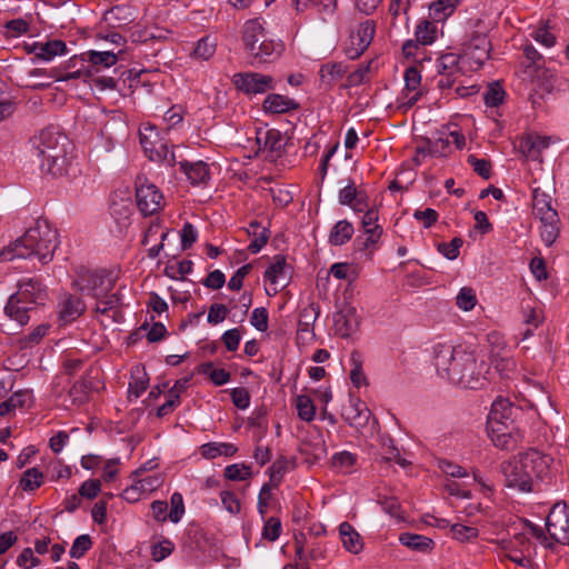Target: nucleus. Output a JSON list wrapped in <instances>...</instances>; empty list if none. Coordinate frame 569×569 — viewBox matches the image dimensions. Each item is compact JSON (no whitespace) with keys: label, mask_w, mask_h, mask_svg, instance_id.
Listing matches in <instances>:
<instances>
[{"label":"nucleus","mask_w":569,"mask_h":569,"mask_svg":"<svg viewBox=\"0 0 569 569\" xmlns=\"http://www.w3.org/2000/svg\"><path fill=\"white\" fill-rule=\"evenodd\" d=\"M433 359L438 375L448 381L467 389L483 386L485 362L478 363L476 350L470 346H453L438 342L433 346Z\"/></svg>","instance_id":"nucleus-1"},{"label":"nucleus","mask_w":569,"mask_h":569,"mask_svg":"<svg viewBox=\"0 0 569 569\" xmlns=\"http://www.w3.org/2000/svg\"><path fill=\"white\" fill-rule=\"evenodd\" d=\"M59 234L47 220L38 219L20 238L0 251V261L37 258L47 264L59 247Z\"/></svg>","instance_id":"nucleus-2"},{"label":"nucleus","mask_w":569,"mask_h":569,"mask_svg":"<svg viewBox=\"0 0 569 569\" xmlns=\"http://www.w3.org/2000/svg\"><path fill=\"white\" fill-rule=\"evenodd\" d=\"M47 298V287L39 278H22L18 281V290L9 297L4 313L22 327L29 322L31 312L44 305Z\"/></svg>","instance_id":"nucleus-3"},{"label":"nucleus","mask_w":569,"mask_h":569,"mask_svg":"<svg viewBox=\"0 0 569 569\" xmlns=\"http://www.w3.org/2000/svg\"><path fill=\"white\" fill-rule=\"evenodd\" d=\"M42 171L61 176L66 172L69 139L53 128H47L31 140Z\"/></svg>","instance_id":"nucleus-4"},{"label":"nucleus","mask_w":569,"mask_h":569,"mask_svg":"<svg viewBox=\"0 0 569 569\" xmlns=\"http://www.w3.org/2000/svg\"><path fill=\"white\" fill-rule=\"evenodd\" d=\"M525 59L520 62L517 71L519 80V90L526 93L535 82H539L540 88L550 91L552 86V70L542 66L543 58L532 44L523 47Z\"/></svg>","instance_id":"nucleus-5"},{"label":"nucleus","mask_w":569,"mask_h":569,"mask_svg":"<svg viewBox=\"0 0 569 569\" xmlns=\"http://www.w3.org/2000/svg\"><path fill=\"white\" fill-rule=\"evenodd\" d=\"M113 278L103 270L81 269L74 280V287L93 299H101L113 289Z\"/></svg>","instance_id":"nucleus-6"},{"label":"nucleus","mask_w":569,"mask_h":569,"mask_svg":"<svg viewBox=\"0 0 569 569\" xmlns=\"http://www.w3.org/2000/svg\"><path fill=\"white\" fill-rule=\"evenodd\" d=\"M500 472L503 476L505 485L520 492H531V478L526 473V465L522 455L519 453L500 465Z\"/></svg>","instance_id":"nucleus-7"},{"label":"nucleus","mask_w":569,"mask_h":569,"mask_svg":"<svg viewBox=\"0 0 569 569\" xmlns=\"http://www.w3.org/2000/svg\"><path fill=\"white\" fill-rule=\"evenodd\" d=\"M136 199L139 210L146 217L154 214L162 208L161 191L142 177H138L136 181Z\"/></svg>","instance_id":"nucleus-8"},{"label":"nucleus","mask_w":569,"mask_h":569,"mask_svg":"<svg viewBox=\"0 0 569 569\" xmlns=\"http://www.w3.org/2000/svg\"><path fill=\"white\" fill-rule=\"evenodd\" d=\"M546 530L555 542H568L569 516L566 502L559 501L553 505L546 520Z\"/></svg>","instance_id":"nucleus-9"},{"label":"nucleus","mask_w":569,"mask_h":569,"mask_svg":"<svg viewBox=\"0 0 569 569\" xmlns=\"http://www.w3.org/2000/svg\"><path fill=\"white\" fill-rule=\"evenodd\" d=\"M232 82L246 94H261L276 88V81L271 76L259 72L236 73Z\"/></svg>","instance_id":"nucleus-10"},{"label":"nucleus","mask_w":569,"mask_h":569,"mask_svg":"<svg viewBox=\"0 0 569 569\" xmlns=\"http://www.w3.org/2000/svg\"><path fill=\"white\" fill-rule=\"evenodd\" d=\"M376 32V23L373 20L361 22L349 37V42L345 48L346 56L355 60L359 58L371 43Z\"/></svg>","instance_id":"nucleus-11"},{"label":"nucleus","mask_w":569,"mask_h":569,"mask_svg":"<svg viewBox=\"0 0 569 569\" xmlns=\"http://www.w3.org/2000/svg\"><path fill=\"white\" fill-rule=\"evenodd\" d=\"M521 455L523 465H526V473L531 478V488L533 489L535 481H543L549 478L553 459L536 449H530Z\"/></svg>","instance_id":"nucleus-12"},{"label":"nucleus","mask_w":569,"mask_h":569,"mask_svg":"<svg viewBox=\"0 0 569 569\" xmlns=\"http://www.w3.org/2000/svg\"><path fill=\"white\" fill-rule=\"evenodd\" d=\"M489 436L493 445L502 450H513L523 438V433L513 421L489 425Z\"/></svg>","instance_id":"nucleus-13"},{"label":"nucleus","mask_w":569,"mask_h":569,"mask_svg":"<svg viewBox=\"0 0 569 569\" xmlns=\"http://www.w3.org/2000/svg\"><path fill=\"white\" fill-rule=\"evenodd\" d=\"M530 548L531 542L523 533L515 535L511 540L501 541V549L505 557L520 567L530 565L531 560L528 557Z\"/></svg>","instance_id":"nucleus-14"},{"label":"nucleus","mask_w":569,"mask_h":569,"mask_svg":"<svg viewBox=\"0 0 569 569\" xmlns=\"http://www.w3.org/2000/svg\"><path fill=\"white\" fill-rule=\"evenodd\" d=\"M319 313V307L315 303H310L301 309L296 336L298 345L307 346L315 341L316 335L313 326Z\"/></svg>","instance_id":"nucleus-15"},{"label":"nucleus","mask_w":569,"mask_h":569,"mask_svg":"<svg viewBox=\"0 0 569 569\" xmlns=\"http://www.w3.org/2000/svg\"><path fill=\"white\" fill-rule=\"evenodd\" d=\"M257 144L266 159L276 160L283 149L282 136L276 129L259 130L257 132Z\"/></svg>","instance_id":"nucleus-16"},{"label":"nucleus","mask_w":569,"mask_h":569,"mask_svg":"<svg viewBox=\"0 0 569 569\" xmlns=\"http://www.w3.org/2000/svg\"><path fill=\"white\" fill-rule=\"evenodd\" d=\"M403 78L406 92H403V100L400 107L407 111L422 97V91L420 90L421 74L418 68L409 67L406 69Z\"/></svg>","instance_id":"nucleus-17"},{"label":"nucleus","mask_w":569,"mask_h":569,"mask_svg":"<svg viewBox=\"0 0 569 569\" xmlns=\"http://www.w3.org/2000/svg\"><path fill=\"white\" fill-rule=\"evenodd\" d=\"M371 411L359 398H350L349 405L343 408L342 418L356 429L365 428L370 419Z\"/></svg>","instance_id":"nucleus-18"},{"label":"nucleus","mask_w":569,"mask_h":569,"mask_svg":"<svg viewBox=\"0 0 569 569\" xmlns=\"http://www.w3.org/2000/svg\"><path fill=\"white\" fill-rule=\"evenodd\" d=\"M140 143L144 153L151 161L160 159V153L163 151L167 142L162 141L156 127L147 124L140 131Z\"/></svg>","instance_id":"nucleus-19"},{"label":"nucleus","mask_w":569,"mask_h":569,"mask_svg":"<svg viewBox=\"0 0 569 569\" xmlns=\"http://www.w3.org/2000/svg\"><path fill=\"white\" fill-rule=\"evenodd\" d=\"M283 51V43L267 37L250 51L251 64L268 63L278 59Z\"/></svg>","instance_id":"nucleus-20"},{"label":"nucleus","mask_w":569,"mask_h":569,"mask_svg":"<svg viewBox=\"0 0 569 569\" xmlns=\"http://www.w3.org/2000/svg\"><path fill=\"white\" fill-rule=\"evenodd\" d=\"M339 203L349 206L356 212H362L368 208V197L365 190L358 189L352 180L339 190Z\"/></svg>","instance_id":"nucleus-21"},{"label":"nucleus","mask_w":569,"mask_h":569,"mask_svg":"<svg viewBox=\"0 0 569 569\" xmlns=\"http://www.w3.org/2000/svg\"><path fill=\"white\" fill-rule=\"evenodd\" d=\"M552 89L550 91H546L540 88L539 82H535V84L525 93L528 99L531 101L533 108H539L542 103L545 96L552 94L556 92L566 91L569 89V79L566 77H559L552 70V81H550Z\"/></svg>","instance_id":"nucleus-22"},{"label":"nucleus","mask_w":569,"mask_h":569,"mask_svg":"<svg viewBox=\"0 0 569 569\" xmlns=\"http://www.w3.org/2000/svg\"><path fill=\"white\" fill-rule=\"evenodd\" d=\"M179 169L192 186H206L210 180L209 166L202 160H181L179 161Z\"/></svg>","instance_id":"nucleus-23"},{"label":"nucleus","mask_w":569,"mask_h":569,"mask_svg":"<svg viewBox=\"0 0 569 569\" xmlns=\"http://www.w3.org/2000/svg\"><path fill=\"white\" fill-rule=\"evenodd\" d=\"M550 144V138L537 133H528L520 138L518 143L519 151L531 160H539L542 150Z\"/></svg>","instance_id":"nucleus-24"},{"label":"nucleus","mask_w":569,"mask_h":569,"mask_svg":"<svg viewBox=\"0 0 569 569\" xmlns=\"http://www.w3.org/2000/svg\"><path fill=\"white\" fill-rule=\"evenodd\" d=\"M363 212L361 224L367 237L361 249L367 250L378 243L382 234V228L377 223L379 218L377 209L367 208Z\"/></svg>","instance_id":"nucleus-25"},{"label":"nucleus","mask_w":569,"mask_h":569,"mask_svg":"<svg viewBox=\"0 0 569 569\" xmlns=\"http://www.w3.org/2000/svg\"><path fill=\"white\" fill-rule=\"evenodd\" d=\"M59 319L64 325L78 319L86 310V306L80 298L64 293L59 301Z\"/></svg>","instance_id":"nucleus-26"},{"label":"nucleus","mask_w":569,"mask_h":569,"mask_svg":"<svg viewBox=\"0 0 569 569\" xmlns=\"http://www.w3.org/2000/svg\"><path fill=\"white\" fill-rule=\"evenodd\" d=\"M490 41L483 34L473 37L466 46V56L478 67L482 66L489 58Z\"/></svg>","instance_id":"nucleus-27"},{"label":"nucleus","mask_w":569,"mask_h":569,"mask_svg":"<svg viewBox=\"0 0 569 569\" xmlns=\"http://www.w3.org/2000/svg\"><path fill=\"white\" fill-rule=\"evenodd\" d=\"M297 12H305L316 8L322 20L332 18L337 11V0H291Z\"/></svg>","instance_id":"nucleus-28"},{"label":"nucleus","mask_w":569,"mask_h":569,"mask_svg":"<svg viewBox=\"0 0 569 569\" xmlns=\"http://www.w3.org/2000/svg\"><path fill=\"white\" fill-rule=\"evenodd\" d=\"M299 104L291 98L278 93H269L262 103L266 113H286L297 110Z\"/></svg>","instance_id":"nucleus-29"},{"label":"nucleus","mask_w":569,"mask_h":569,"mask_svg":"<svg viewBox=\"0 0 569 569\" xmlns=\"http://www.w3.org/2000/svg\"><path fill=\"white\" fill-rule=\"evenodd\" d=\"M532 209L537 218L547 219L549 217L558 216L557 210L552 207V198L547 192L535 188L532 192Z\"/></svg>","instance_id":"nucleus-30"},{"label":"nucleus","mask_w":569,"mask_h":569,"mask_svg":"<svg viewBox=\"0 0 569 569\" xmlns=\"http://www.w3.org/2000/svg\"><path fill=\"white\" fill-rule=\"evenodd\" d=\"M286 268V258L281 254L274 256L273 262L264 271V279L269 281L271 284L276 286V288L278 286L283 288L289 279Z\"/></svg>","instance_id":"nucleus-31"},{"label":"nucleus","mask_w":569,"mask_h":569,"mask_svg":"<svg viewBox=\"0 0 569 569\" xmlns=\"http://www.w3.org/2000/svg\"><path fill=\"white\" fill-rule=\"evenodd\" d=\"M266 37L263 23L259 18L250 19L243 24L242 40L248 52L253 51V48L258 44V38L264 39Z\"/></svg>","instance_id":"nucleus-32"},{"label":"nucleus","mask_w":569,"mask_h":569,"mask_svg":"<svg viewBox=\"0 0 569 569\" xmlns=\"http://www.w3.org/2000/svg\"><path fill=\"white\" fill-rule=\"evenodd\" d=\"M33 400L32 391H16L6 401L0 402V416H6L16 409L29 408L33 403Z\"/></svg>","instance_id":"nucleus-33"},{"label":"nucleus","mask_w":569,"mask_h":569,"mask_svg":"<svg viewBox=\"0 0 569 569\" xmlns=\"http://www.w3.org/2000/svg\"><path fill=\"white\" fill-rule=\"evenodd\" d=\"M515 407L508 399L498 398L491 405V410L488 416V423H506L512 421Z\"/></svg>","instance_id":"nucleus-34"},{"label":"nucleus","mask_w":569,"mask_h":569,"mask_svg":"<svg viewBox=\"0 0 569 569\" xmlns=\"http://www.w3.org/2000/svg\"><path fill=\"white\" fill-rule=\"evenodd\" d=\"M247 232L248 236L252 238V241L248 246V250L251 253H258L269 240V229L267 227H262L257 220H253L249 223Z\"/></svg>","instance_id":"nucleus-35"},{"label":"nucleus","mask_w":569,"mask_h":569,"mask_svg":"<svg viewBox=\"0 0 569 569\" xmlns=\"http://www.w3.org/2000/svg\"><path fill=\"white\" fill-rule=\"evenodd\" d=\"M459 0H435L429 4V17L433 22L446 21L456 10Z\"/></svg>","instance_id":"nucleus-36"},{"label":"nucleus","mask_w":569,"mask_h":569,"mask_svg":"<svg viewBox=\"0 0 569 569\" xmlns=\"http://www.w3.org/2000/svg\"><path fill=\"white\" fill-rule=\"evenodd\" d=\"M339 535L342 546L352 553H358L362 549L360 535L349 522H342L339 526Z\"/></svg>","instance_id":"nucleus-37"},{"label":"nucleus","mask_w":569,"mask_h":569,"mask_svg":"<svg viewBox=\"0 0 569 569\" xmlns=\"http://www.w3.org/2000/svg\"><path fill=\"white\" fill-rule=\"evenodd\" d=\"M237 450V447L229 442H207L200 447V453L206 459H216L221 456L232 457Z\"/></svg>","instance_id":"nucleus-38"},{"label":"nucleus","mask_w":569,"mask_h":569,"mask_svg":"<svg viewBox=\"0 0 569 569\" xmlns=\"http://www.w3.org/2000/svg\"><path fill=\"white\" fill-rule=\"evenodd\" d=\"M541 226L540 237L547 247H551L559 237L560 233V219L559 216L549 217L548 220L540 219Z\"/></svg>","instance_id":"nucleus-39"},{"label":"nucleus","mask_w":569,"mask_h":569,"mask_svg":"<svg viewBox=\"0 0 569 569\" xmlns=\"http://www.w3.org/2000/svg\"><path fill=\"white\" fill-rule=\"evenodd\" d=\"M355 229L348 220L338 221L330 231L329 243L331 246H342L353 236Z\"/></svg>","instance_id":"nucleus-40"},{"label":"nucleus","mask_w":569,"mask_h":569,"mask_svg":"<svg viewBox=\"0 0 569 569\" xmlns=\"http://www.w3.org/2000/svg\"><path fill=\"white\" fill-rule=\"evenodd\" d=\"M346 73V68L341 62H328L321 66L319 76L321 83L331 88L336 81Z\"/></svg>","instance_id":"nucleus-41"},{"label":"nucleus","mask_w":569,"mask_h":569,"mask_svg":"<svg viewBox=\"0 0 569 569\" xmlns=\"http://www.w3.org/2000/svg\"><path fill=\"white\" fill-rule=\"evenodd\" d=\"M92 381L88 377H83L71 387L69 397L72 405H83L89 400L90 392L92 391Z\"/></svg>","instance_id":"nucleus-42"},{"label":"nucleus","mask_w":569,"mask_h":569,"mask_svg":"<svg viewBox=\"0 0 569 569\" xmlns=\"http://www.w3.org/2000/svg\"><path fill=\"white\" fill-rule=\"evenodd\" d=\"M399 541L402 546L422 552L431 550L433 546V541L430 538L411 532L401 533Z\"/></svg>","instance_id":"nucleus-43"},{"label":"nucleus","mask_w":569,"mask_h":569,"mask_svg":"<svg viewBox=\"0 0 569 569\" xmlns=\"http://www.w3.org/2000/svg\"><path fill=\"white\" fill-rule=\"evenodd\" d=\"M67 52V46L62 40H49L40 46L37 51V59L42 61H51L57 56H63Z\"/></svg>","instance_id":"nucleus-44"},{"label":"nucleus","mask_w":569,"mask_h":569,"mask_svg":"<svg viewBox=\"0 0 569 569\" xmlns=\"http://www.w3.org/2000/svg\"><path fill=\"white\" fill-rule=\"evenodd\" d=\"M357 320L351 311L339 312L335 316V329L341 337H349L356 330Z\"/></svg>","instance_id":"nucleus-45"},{"label":"nucleus","mask_w":569,"mask_h":569,"mask_svg":"<svg viewBox=\"0 0 569 569\" xmlns=\"http://www.w3.org/2000/svg\"><path fill=\"white\" fill-rule=\"evenodd\" d=\"M43 483V473L36 467L27 469L21 478L19 486L23 491H34Z\"/></svg>","instance_id":"nucleus-46"},{"label":"nucleus","mask_w":569,"mask_h":569,"mask_svg":"<svg viewBox=\"0 0 569 569\" xmlns=\"http://www.w3.org/2000/svg\"><path fill=\"white\" fill-rule=\"evenodd\" d=\"M459 61L460 58L456 53L442 54L436 62L438 74L449 73L452 77L453 73H461Z\"/></svg>","instance_id":"nucleus-47"},{"label":"nucleus","mask_w":569,"mask_h":569,"mask_svg":"<svg viewBox=\"0 0 569 569\" xmlns=\"http://www.w3.org/2000/svg\"><path fill=\"white\" fill-rule=\"evenodd\" d=\"M350 380L356 388L367 385V377L362 370V360L358 351H353L350 356Z\"/></svg>","instance_id":"nucleus-48"},{"label":"nucleus","mask_w":569,"mask_h":569,"mask_svg":"<svg viewBox=\"0 0 569 569\" xmlns=\"http://www.w3.org/2000/svg\"><path fill=\"white\" fill-rule=\"evenodd\" d=\"M437 28L428 20L421 21L416 28V40L423 44H431L436 40Z\"/></svg>","instance_id":"nucleus-49"},{"label":"nucleus","mask_w":569,"mask_h":569,"mask_svg":"<svg viewBox=\"0 0 569 569\" xmlns=\"http://www.w3.org/2000/svg\"><path fill=\"white\" fill-rule=\"evenodd\" d=\"M217 43L214 39L206 36L198 40L196 48L193 49V57L201 60H209L216 52Z\"/></svg>","instance_id":"nucleus-50"},{"label":"nucleus","mask_w":569,"mask_h":569,"mask_svg":"<svg viewBox=\"0 0 569 569\" xmlns=\"http://www.w3.org/2000/svg\"><path fill=\"white\" fill-rule=\"evenodd\" d=\"M357 461V456L349 451L337 452L332 456V467L343 473L351 472L353 465Z\"/></svg>","instance_id":"nucleus-51"},{"label":"nucleus","mask_w":569,"mask_h":569,"mask_svg":"<svg viewBox=\"0 0 569 569\" xmlns=\"http://www.w3.org/2000/svg\"><path fill=\"white\" fill-rule=\"evenodd\" d=\"M298 416L301 420L311 421L316 416V408L311 399L307 396H298L296 399Z\"/></svg>","instance_id":"nucleus-52"},{"label":"nucleus","mask_w":569,"mask_h":569,"mask_svg":"<svg viewBox=\"0 0 569 569\" xmlns=\"http://www.w3.org/2000/svg\"><path fill=\"white\" fill-rule=\"evenodd\" d=\"M493 366L496 371L506 379L512 377L517 370L516 361L511 357H495Z\"/></svg>","instance_id":"nucleus-53"},{"label":"nucleus","mask_w":569,"mask_h":569,"mask_svg":"<svg viewBox=\"0 0 569 569\" xmlns=\"http://www.w3.org/2000/svg\"><path fill=\"white\" fill-rule=\"evenodd\" d=\"M456 303L463 311L472 310L477 303L475 290L468 287L461 288L457 295Z\"/></svg>","instance_id":"nucleus-54"},{"label":"nucleus","mask_w":569,"mask_h":569,"mask_svg":"<svg viewBox=\"0 0 569 569\" xmlns=\"http://www.w3.org/2000/svg\"><path fill=\"white\" fill-rule=\"evenodd\" d=\"M250 467L246 465L233 463L224 469V477L231 481H243L251 478Z\"/></svg>","instance_id":"nucleus-55"},{"label":"nucleus","mask_w":569,"mask_h":569,"mask_svg":"<svg viewBox=\"0 0 569 569\" xmlns=\"http://www.w3.org/2000/svg\"><path fill=\"white\" fill-rule=\"evenodd\" d=\"M487 107H498L505 98V90L498 83L490 84L482 94Z\"/></svg>","instance_id":"nucleus-56"},{"label":"nucleus","mask_w":569,"mask_h":569,"mask_svg":"<svg viewBox=\"0 0 569 569\" xmlns=\"http://www.w3.org/2000/svg\"><path fill=\"white\" fill-rule=\"evenodd\" d=\"M282 532L281 521L277 517H270L266 520L262 528V538L268 541H276Z\"/></svg>","instance_id":"nucleus-57"},{"label":"nucleus","mask_w":569,"mask_h":569,"mask_svg":"<svg viewBox=\"0 0 569 569\" xmlns=\"http://www.w3.org/2000/svg\"><path fill=\"white\" fill-rule=\"evenodd\" d=\"M463 244V240L459 237L453 238L450 242H440L438 251L449 260H455L459 256V250Z\"/></svg>","instance_id":"nucleus-58"},{"label":"nucleus","mask_w":569,"mask_h":569,"mask_svg":"<svg viewBox=\"0 0 569 569\" xmlns=\"http://www.w3.org/2000/svg\"><path fill=\"white\" fill-rule=\"evenodd\" d=\"M92 546V540L89 535H81L77 537L69 550L71 558H81Z\"/></svg>","instance_id":"nucleus-59"},{"label":"nucleus","mask_w":569,"mask_h":569,"mask_svg":"<svg viewBox=\"0 0 569 569\" xmlns=\"http://www.w3.org/2000/svg\"><path fill=\"white\" fill-rule=\"evenodd\" d=\"M289 461L286 457L278 458L268 469L270 475V481L277 486L284 473L288 471Z\"/></svg>","instance_id":"nucleus-60"},{"label":"nucleus","mask_w":569,"mask_h":569,"mask_svg":"<svg viewBox=\"0 0 569 569\" xmlns=\"http://www.w3.org/2000/svg\"><path fill=\"white\" fill-rule=\"evenodd\" d=\"M530 36L546 48H551L556 43V37L549 31L547 24L539 26L532 30Z\"/></svg>","instance_id":"nucleus-61"},{"label":"nucleus","mask_w":569,"mask_h":569,"mask_svg":"<svg viewBox=\"0 0 569 569\" xmlns=\"http://www.w3.org/2000/svg\"><path fill=\"white\" fill-rule=\"evenodd\" d=\"M467 162L481 178L489 179L491 177V162L488 159H479L476 156L470 154L468 156Z\"/></svg>","instance_id":"nucleus-62"},{"label":"nucleus","mask_w":569,"mask_h":569,"mask_svg":"<svg viewBox=\"0 0 569 569\" xmlns=\"http://www.w3.org/2000/svg\"><path fill=\"white\" fill-rule=\"evenodd\" d=\"M170 505H171V509H170L168 517L173 523H177L181 520V518L184 513V505H183L182 495L179 492H173L170 498Z\"/></svg>","instance_id":"nucleus-63"},{"label":"nucleus","mask_w":569,"mask_h":569,"mask_svg":"<svg viewBox=\"0 0 569 569\" xmlns=\"http://www.w3.org/2000/svg\"><path fill=\"white\" fill-rule=\"evenodd\" d=\"M89 61L93 66H103V67H111L117 63V56L111 51H90L89 52Z\"/></svg>","instance_id":"nucleus-64"}]
</instances>
